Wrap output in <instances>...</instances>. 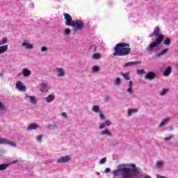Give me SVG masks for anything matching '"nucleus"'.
<instances>
[{"label":"nucleus","mask_w":178,"mask_h":178,"mask_svg":"<svg viewBox=\"0 0 178 178\" xmlns=\"http://www.w3.org/2000/svg\"><path fill=\"white\" fill-rule=\"evenodd\" d=\"M111 173L114 176H121V178H138L140 169L133 163L119 164Z\"/></svg>","instance_id":"f257e3e1"},{"label":"nucleus","mask_w":178,"mask_h":178,"mask_svg":"<svg viewBox=\"0 0 178 178\" xmlns=\"http://www.w3.org/2000/svg\"><path fill=\"white\" fill-rule=\"evenodd\" d=\"M129 43L121 42L116 44V47L114 48V53L113 55L114 56H126L130 54L131 49Z\"/></svg>","instance_id":"f03ea898"},{"label":"nucleus","mask_w":178,"mask_h":178,"mask_svg":"<svg viewBox=\"0 0 178 178\" xmlns=\"http://www.w3.org/2000/svg\"><path fill=\"white\" fill-rule=\"evenodd\" d=\"M162 41H163V36L160 35L154 42L147 45L146 47L147 52H155V48H156L158 45H161V44H162Z\"/></svg>","instance_id":"7ed1b4c3"},{"label":"nucleus","mask_w":178,"mask_h":178,"mask_svg":"<svg viewBox=\"0 0 178 178\" xmlns=\"http://www.w3.org/2000/svg\"><path fill=\"white\" fill-rule=\"evenodd\" d=\"M71 27H73L74 30L81 31L84 29V22L81 20H76L73 22Z\"/></svg>","instance_id":"20e7f679"},{"label":"nucleus","mask_w":178,"mask_h":178,"mask_svg":"<svg viewBox=\"0 0 178 178\" xmlns=\"http://www.w3.org/2000/svg\"><path fill=\"white\" fill-rule=\"evenodd\" d=\"M64 18L65 20V25L72 27L73 23H74V21H73V19L72 18V15L67 13H64Z\"/></svg>","instance_id":"39448f33"},{"label":"nucleus","mask_w":178,"mask_h":178,"mask_svg":"<svg viewBox=\"0 0 178 178\" xmlns=\"http://www.w3.org/2000/svg\"><path fill=\"white\" fill-rule=\"evenodd\" d=\"M72 161V156L70 155L62 156L56 159L57 163H67Z\"/></svg>","instance_id":"423d86ee"},{"label":"nucleus","mask_w":178,"mask_h":178,"mask_svg":"<svg viewBox=\"0 0 178 178\" xmlns=\"http://www.w3.org/2000/svg\"><path fill=\"white\" fill-rule=\"evenodd\" d=\"M161 33V29H159V26H156L152 34L149 35V37L151 38L153 35L157 37V40L159 38L160 35L163 36V41L165 40V35L163 34H159Z\"/></svg>","instance_id":"0eeeda50"},{"label":"nucleus","mask_w":178,"mask_h":178,"mask_svg":"<svg viewBox=\"0 0 178 178\" xmlns=\"http://www.w3.org/2000/svg\"><path fill=\"white\" fill-rule=\"evenodd\" d=\"M21 46L24 48L25 49H33L34 45L33 44H31L30 42H27V40H24Z\"/></svg>","instance_id":"6e6552de"},{"label":"nucleus","mask_w":178,"mask_h":178,"mask_svg":"<svg viewBox=\"0 0 178 178\" xmlns=\"http://www.w3.org/2000/svg\"><path fill=\"white\" fill-rule=\"evenodd\" d=\"M143 63V61L138 60V61H130L128 63H126L123 65V67H129L130 66H136L137 65H141Z\"/></svg>","instance_id":"1a4fd4ad"},{"label":"nucleus","mask_w":178,"mask_h":178,"mask_svg":"<svg viewBox=\"0 0 178 178\" xmlns=\"http://www.w3.org/2000/svg\"><path fill=\"white\" fill-rule=\"evenodd\" d=\"M133 81H129L128 83V87L125 90L126 92L129 94L130 95H132V94H134V90H133Z\"/></svg>","instance_id":"9d476101"},{"label":"nucleus","mask_w":178,"mask_h":178,"mask_svg":"<svg viewBox=\"0 0 178 178\" xmlns=\"http://www.w3.org/2000/svg\"><path fill=\"white\" fill-rule=\"evenodd\" d=\"M56 70L57 72V77H65L66 76V72L63 68L56 67Z\"/></svg>","instance_id":"9b49d317"},{"label":"nucleus","mask_w":178,"mask_h":178,"mask_svg":"<svg viewBox=\"0 0 178 178\" xmlns=\"http://www.w3.org/2000/svg\"><path fill=\"white\" fill-rule=\"evenodd\" d=\"M147 80H155L156 79V74L154 72H149L145 75Z\"/></svg>","instance_id":"f8f14e48"},{"label":"nucleus","mask_w":178,"mask_h":178,"mask_svg":"<svg viewBox=\"0 0 178 178\" xmlns=\"http://www.w3.org/2000/svg\"><path fill=\"white\" fill-rule=\"evenodd\" d=\"M40 90L42 92H48L49 90V86L45 82H42L40 85Z\"/></svg>","instance_id":"ddd939ff"},{"label":"nucleus","mask_w":178,"mask_h":178,"mask_svg":"<svg viewBox=\"0 0 178 178\" xmlns=\"http://www.w3.org/2000/svg\"><path fill=\"white\" fill-rule=\"evenodd\" d=\"M15 87L19 91H26V86H23V83L20 81H17Z\"/></svg>","instance_id":"4468645a"},{"label":"nucleus","mask_w":178,"mask_h":178,"mask_svg":"<svg viewBox=\"0 0 178 178\" xmlns=\"http://www.w3.org/2000/svg\"><path fill=\"white\" fill-rule=\"evenodd\" d=\"M168 51H169V49L168 48L162 49L159 53L155 55V58H162V56H165V55L168 54Z\"/></svg>","instance_id":"2eb2a0df"},{"label":"nucleus","mask_w":178,"mask_h":178,"mask_svg":"<svg viewBox=\"0 0 178 178\" xmlns=\"http://www.w3.org/2000/svg\"><path fill=\"white\" fill-rule=\"evenodd\" d=\"M169 122H170V118L168 117L161 121V122L159 124V127H163L164 126L168 125Z\"/></svg>","instance_id":"dca6fc26"},{"label":"nucleus","mask_w":178,"mask_h":178,"mask_svg":"<svg viewBox=\"0 0 178 178\" xmlns=\"http://www.w3.org/2000/svg\"><path fill=\"white\" fill-rule=\"evenodd\" d=\"M25 99H29V102H31V104H33V105H35V104H37V99H35V97H34V96L26 95Z\"/></svg>","instance_id":"f3484780"},{"label":"nucleus","mask_w":178,"mask_h":178,"mask_svg":"<svg viewBox=\"0 0 178 178\" xmlns=\"http://www.w3.org/2000/svg\"><path fill=\"white\" fill-rule=\"evenodd\" d=\"M22 74H23L24 77H29L31 74V71H30L27 68H24L22 70Z\"/></svg>","instance_id":"a211bd4d"},{"label":"nucleus","mask_w":178,"mask_h":178,"mask_svg":"<svg viewBox=\"0 0 178 178\" xmlns=\"http://www.w3.org/2000/svg\"><path fill=\"white\" fill-rule=\"evenodd\" d=\"M4 113H6V106L0 102V115H3Z\"/></svg>","instance_id":"6ab92c4d"},{"label":"nucleus","mask_w":178,"mask_h":178,"mask_svg":"<svg viewBox=\"0 0 178 178\" xmlns=\"http://www.w3.org/2000/svg\"><path fill=\"white\" fill-rule=\"evenodd\" d=\"M170 73H172V67L170 66H168L163 72V76L168 77V76H170Z\"/></svg>","instance_id":"aec40b11"},{"label":"nucleus","mask_w":178,"mask_h":178,"mask_svg":"<svg viewBox=\"0 0 178 178\" xmlns=\"http://www.w3.org/2000/svg\"><path fill=\"white\" fill-rule=\"evenodd\" d=\"M37 129H38V124H37L36 123L30 124L27 127V130L29 131L37 130Z\"/></svg>","instance_id":"412c9836"},{"label":"nucleus","mask_w":178,"mask_h":178,"mask_svg":"<svg viewBox=\"0 0 178 178\" xmlns=\"http://www.w3.org/2000/svg\"><path fill=\"white\" fill-rule=\"evenodd\" d=\"M44 99H45L46 102H47V104H51V102H52V101H54V99H55V96L53 95H49V96L45 97Z\"/></svg>","instance_id":"4be33fe9"},{"label":"nucleus","mask_w":178,"mask_h":178,"mask_svg":"<svg viewBox=\"0 0 178 178\" xmlns=\"http://www.w3.org/2000/svg\"><path fill=\"white\" fill-rule=\"evenodd\" d=\"M9 47V45L6 44L3 46H0V55H1L2 54H5V52H6V51H8V47Z\"/></svg>","instance_id":"5701e85b"},{"label":"nucleus","mask_w":178,"mask_h":178,"mask_svg":"<svg viewBox=\"0 0 178 178\" xmlns=\"http://www.w3.org/2000/svg\"><path fill=\"white\" fill-rule=\"evenodd\" d=\"M138 112V109L137 108H129L128 110V113L127 115L129 117L131 116V115H133V113H137Z\"/></svg>","instance_id":"b1692460"},{"label":"nucleus","mask_w":178,"mask_h":178,"mask_svg":"<svg viewBox=\"0 0 178 178\" xmlns=\"http://www.w3.org/2000/svg\"><path fill=\"white\" fill-rule=\"evenodd\" d=\"M47 129H49V130H51L52 131H56L58 129V124H54L51 125H47Z\"/></svg>","instance_id":"393cba45"},{"label":"nucleus","mask_w":178,"mask_h":178,"mask_svg":"<svg viewBox=\"0 0 178 178\" xmlns=\"http://www.w3.org/2000/svg\"><path fill=\"white\" fill-rule=\"evenodd\" d=\"M92 111V112H95V113H100L102 112L101 108H99V106H93Z\"/></svg>","instance_id":"a878e982"},{"label":"nucleus","mask_w":178,"mask_h":178,"mask_svg":"<svg viewBox=\"0 0 178 178\" xmlns=\"http://www.w3.org/2000/svg\"><path fill=\"white\" fill-rule=\"evenodd\" d=\"M101 134L102 136H108L109 137H112V133H111V131L106 129L102 131Z\"/></svg>","instance_id":"bb28decb"},{"label":"nucleus","mask_w":178,"mask_h":178,"mask_svg":"<svg viewBox=\"0 0 178 178\" xmlns=\"http://www.w3.org/2000/svg\"><path fill=\"white\" fill-rule=\"evenodd\" d=\"M6 145H10V147H17L16 143L13 141H9L8 139H6Z\"/></svg>","instance_id":"cd10ccee"},{"label":"nucleus","mask_w":178,"mask_h":178,"mask_svg":"<svg viewBox=\"0 0 178 178\" xmlns=\"http://www.w3.org/2000/svg\"><path fill=\"white\" fill-rule=\"evenodd\" d=\"M121 76H122L124 77V79H125V80H130V73L129 72H122L121 73Z\"/></svg>","instance_id":"c85d7f7f"},{"label":"nucleus","mask_w":178,"mask_h":178,"mask_svg":"<svg viewBox=\"0 0 178 178\" xmlns=\"http://www.w3.org/2000/svg\"><path fill=\"white\" fill-rule=\"evenodd\" d=\"M169 88H163L161 92H160L159 95L161 97H163V95H166L168 92H169Z\"/></svg>","instance_id":"c756f323"},{"label":"nucleus","mask_w":178,"mask_h":178,"mask_svg":"<svg viewBox=\"0 0 178 178\" xmlns=\"http://www.w3.org/2000/svg\"><path fill=\"white\" fill-rule=\"evenodd\" d=\"M92 58L95 59V60H97L98 59H101V54L99 53H95L92 56Z\"/></svg>","instance_id":"7c9ffc66"},{"label":"nucleus","mask_w":178,"mask_h":178,"mask_svg":"<svg viewBox=\"0 0 178 178\" xmlns=\"http://www.w3.org/2000/svg\"><path fill=\"white\" fill-rule=\"evenodd\" d=\"M8 166L9 163L0 164V170H6V169H8Z\"/></svg>","instance_id":"2f4dec72"},{"label":"nucleus","mask_w":178,"mask_h":178,"mask_svg":"<svg viewBox=\"0 0 178 178\" xmlns=\"http://www.w3.org/2000/svg\"><path fill=\"white\" fill-rule=\"evenodd\" d=\"M121 83H122V80L119 77L116 78L114 81L115 86H117L118 87L120 86Z\"/></svg>","instance_id":"473e14b6"},{"label":"nucleus","mask_w":178,"mask_h":178,"mask_svg":"<svg viewBox=\"0 0 178 178\" xmlns=\"http://www.w3.org/2000/svg\"><path fill=\"white\" fill-rule=\"evenodd\" d=\"M164 45H170L172 44V40L170 38H166L163 42Z\"/></svg>","instance_id":"72a5a7b5"},{"label":"nucleus","mask_w":178,"mask_h":178,"mask_svg":"<svg viewBox=\"0 0 178 178\" xmlns=\"http://www.w3.org/2000/svg\"><path fill=\"white\" fill-rule=\"evenodd\" d=\"M163 167V161H156V168L157 169H161V168Z\"/></svg>","instance_id":"f704fd0d"},{"label":"nucleus","mask_w":178,"mask_h":178,"mask_svg":"<svg viewBox=\"0 0 178 178\" xmlns=\"http://www.w3.org/2000/svg\"><path fill=\"white\" fill-rule=\"evenodd\" d=\"M92 71L93 73H98L99 72V66L95 65L92 67Z\"/></svg>","instance_id":"c9c22d12"},{"label":"nucleus","mask_w":178,"mask_h":178,"mask_svg":"<svg viewBox=\"0 0 178 178\" xmlns=\"http://www.w3.org/2000/svg\"><path fill=\"white\" fill-rule=\"evenodd\" d=\"M4 44H8V38H3L0 40V46L3 45Z\"/></svg>","instance_id":"e433bc0d"},{"label":"nucleus","mask_w":178,"mask_h":178,"mask_svg":"<svg viewBox=\"0 0 178 178\" xmlns=\"http://www.w3.org/2000/svg\"><path fill=\"white\" fill-rule=\"evenodd\" d=\"M89 50L91 51V52H97V46L96 45H91L89 47Z\"/></svg>","instance_id":"4c0bfd02"},{"label":"nucleus","mask_w":178,"mask_h":178,"mask_svg":"<svg viewBox=\"0 0 178 178\" xmlns=\"http://www.w3.org/2000/svg\"><path fill=\"white\" fill-rule=\"evenodd\" d=\"M99 118L100 119V120H105V115H104V113H102V111H100Z\"/></svg>","instance_id":"58836bf2"},{"label":"nucleus","mask_w":178,"mask_h":178,"mask_svg":"<svg viewBox=\"0 0 178 178\" xmlns=\"http://www.w3.org/2000/svg\"><path fill=\"white\" fill-rule=\"evenodd\" d=\"M36 140L38 143H42V135H39L36 137Z\"/></svg>","instance_id":"ea45409f"},{"label":"nucleus","mask_w":178,"mask_h":178,"mask_svg":"<svg viewBox=\"0 0 178 178\" xmlns=\"http://www.w3.org/2000/svg\"><path fill=\"white\" fill-rule=\"evenodd\" d=\"M137 74H140V76H143V74H145V70H138Z\"/></svg>","instance_id":"a19ab883"},{"label":"nucleus","mask_w":178,"mask_h":178,"mask_svg":"<svg viewBox=\"0 0 178 178\" xmlns=\"http://www.w3.org/2000/svg\"><path fill=\"white\" fill-rule=\"evenodd\" d=\"M106 163V158L104 157L99 161L100 165H104V163Z\"/></svg>","instance_id":"79ce46f5"},{"label":"nucleus","mask_w":178,"mask_h":178,"mask_svg":"<svg viewBox=\"0 0 178 178\" xmlns=\"http://www.w3.org/2000/svg\"><path fill=\"white\" fill-rule=\"evenodd\" d=\"M71 31L69 29L65 30L64 35H70Z\"/></svg>","instance_id":"37998d69"},{"label":"nucleus","mask_w":178,"mask_h":178,"mask_svg":"<svg viewBox=\"0 0 178 178\" xmlns=\"http://www.w3.org/2000/svg\"><path fill=\"white\" fill-rule=\"evenodd\" d=\"M41 52H47L48 51V47L42 46L40 49Z\"/></svg>","instance_id":"c03bdc74"},{"label":"nucleus","mask_w":178,"mask_h":178,"mask_svg":"<svg viewBox=\"0 0 178 178\" xmlns=\"http://www.w3.org/2000/svg\"><path fill=\"white\" fill-rule=\"evenodd\" d=\"M104 101L105 102H109V101H111V96H108V95L105 96Z\"/></svg>","instance_id":"a18cd8bd"},{"label":"nucleus","mask_w":178,"mask_h":178,"mask_svg":"<svg viewBox=\"0 0 178 178\" xmlns=\"http://www.w3.org/2000/svg\"><path fill=\"white\" fill-rule=\"evenodd\" d=\"M104 124H105L106 126H111V124H112V122H111V120H106L104 121Z\"/></svg>","instance_id":"49530a36"},{"label":"nucleus","mask_w":178,"mask_h":178,"mask_svg":"<svg viewBox=\"0 0 178 178\" xmlns=\"http://www.w3.org/2000/svg\"><path fill=\"white\" fill-rule=\"evenodd\" d=\"M6 143V138H2L0 136V144H4Z\"/></svg>","instance_id":"de8ad7c7"},{"label":"nucleus","mask_w":178,"mask_h":178,"mask_svg":"<svg viewBox=\"0 0 178 178\" xmlns=\"http://www.w3.org/2000/svg\"><path fill=\"white\" fill-rule=\"evenodd\" d=\"M106 125L104 124V122L102 123V124L99 125V130H102V129H105V127H106Z\"/></svg>","instance_id":"09e8293b"},{"label":"nucleus","mask_w":178,"mask_h":178,"mask_svg":"<svg viewBox=\"0 0 178 178\" xmlns=\"http://www.w3.org/2000/svg\"><path fill=\"white\" fill-rule=\"evenodd\" d=\"M172 138H173V136H170L169 137H165L164 138L165 141H170V140H172Z\"/></svg>","instance_id":"8fccbe9b"},{"label":"nucleus","mask_w":178,"mask_h":178,"mask_svg":"<svg viewBox=\"0 0 178 178\" xmlns=\"http://www.w3.org/2000/svg\"><path fill=\"white\" fill-rule=\"evenodd\" d=\"M61 116H63V118H65V119H67V114H66V113H62Z\"/></svg>","instance_id":"3c124183"},{"label":"nucleus","mask_w":178,"mask_h":178,"mask_svg":"<svg viewBox=\"0 0 178 178\" xmlns=\"http://www.w3.org/2000/svg\"><path fill=\"white\" fill-rule=\"evenodd\" d=\"M19 162V160L13 161L10 162V165H15V163H17Z\"/></svg>","instance_id":"603ef678"},{"label":"nucleus","mask_w":178,"mask_h":178,"mask_svg":"<svg viewBox=\"0 0 178 178\" xmlns=\"http://www.w3.org/2000/svg\"><path fill=\"white\" fill-rule=\"evenodd\" d=\"M104 172L105 173H109L111 172V169L109 168H106Z\"/></svg>","instance_id":"864d4df0"},{"label":"nucleus","mask_w":178,"mask_h":178,"mask_svg":"<svg viewBox=\"0 0 178 178\" xmlns=\"http://www.w3.org/2000/svg\"><path fill=\"white\" fill-rule=\"evenodd\" d=\"M0 77H3V73L0 72Z\"/></svg>","instance_id":"5fc2aeb1"},{"label":"nucleus","mask_w":178,"mask_h":178,"mask_svg":"<svg viewBox=\"0 0 178 178\" xmlns=\"http://www.w3.org/2000/svg\"><path fill=\"white\" fill-rule=\"evenodd\" d=\"M33 169V167H31V168H26V170H31Z\"/></svg>","instance_id":"6e6d98bb"},{"label":"nucleus","mask_w":178,"mask_h":178,"mask_svg":"<svg viewBox=\"0 0 178 178\" xmlns=\"http://www.w3.org/2000/svg\"><path fill=\"white\" fill-rule=\"evenodd\" d=\"M143 178H151V177H149V175H146V176L144 177Z\"/></svg>","instance_id":"4d7b16f0"},{"label":"nucleus","mask_w":178,"mask_h":178,"mask_svg":"<svg viewBox=\"0 0 178 178\" xmlns=\"http://www.w3.org/2000/svg\"><path fill=\"white\" fill-rule=\"evenodd\" d=\"M96 173H97V176H99V172H97Z\"/></svg>","instance_id":"13d9d810"},{"label":"nucleus","mask_w":178,"mask_h":178,"mask_svg":"<svg viewBox=\"0 0 178 178\" xmlns=\"http://www.w3.org/2000/svg\"><path fill=\"white\" fill-rule=\"evenodd\" d=\"M177 70L178 71V64L177 65Z\"/></svg>","instance_id":"bf43d9fd"},{"label":"nucleus","mask_w":178,"mask_h":178,"mask_svg":"<svg viewBox=\"0 0 178 178\" xmlns=\"http://www.w3.org/2000/svg\"><path fill=\"white\" fill-rule=\"evenodd\" d=\"M21 74H18V77H19V76H21Z\"/></svg>","instance_id":"052dcab7"}]
</instances>
